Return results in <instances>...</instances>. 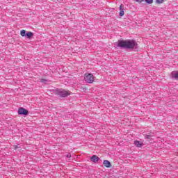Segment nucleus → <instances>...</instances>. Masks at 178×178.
Returning <instances> with one entry per match:
<instances>
[{"mask_svg": "<svg viewBox=\"0 0 178 178\" xmlns=\"http://www.w3.org/2000/svg\"><path fill=\"white\" fill-rule=\"evenodd\" d=\"M115 45L118 48H122L124 49H138V44L134 40H119L117 42H115Z\"/></svg>", "mask_w": 178, "mask_h": 178, "instance_id": "f257e3e1", "label": "nucleus"}, {"mask_svg": "<svg viewBox=\"0 0 178 178\" xmlns=\"http://www.w3.org/2000/svg\"><path fill=\"white\" fill-rule=\"evenodd\" d=\"M72 92L69 90H65L64 89H56V95L60 97V98H66V97H69Z\"/></svg>", "mask_w": 178, "mask_h": 178, "instance_id": "f03ea898", "label": "nucleus"}, {"mask_svg": "<svg viewBox=\"0 0 178 178\" xmlns=\"http://www.w3.org/2000/svg\"><path fill=\"white\" fill-rule=\"evenodd\" d=\"M84 80L86 83H88V84H92V83H94V75L91 73L85 74Z\"/></svg>", "mask_w": 178, "mask_h": 178, "instance_id": "7ed1b4c3", "label": "nucleus"}, {"mask_svg": "<svg viewBox=\"0 0 178 178\" xmlns=\"http://www.w3.org/2000/svg\"><path fill=\"white\" fill-rule=\"evenodd\" d=\"M18 115H22L24 116H27V115H29V111L23 107H20L18 109Z\"/></svg>", "mask_w": 178, "mask_h": 178, "instance_id": "20e7f679", "label": "nucleus"}, {"mask_svg": "<svg viewBox=\"0 0 178 178\" xmlns=\"http://www.w3.org/2000/svg\"><path fill=\"white\" fill-rule=\"evenodd\" d=\"M144 137L146 140H152V137H154V132H150L148 134H144Z\"/></svg>", "mask_w": 178, "mask_h": 178, "instance_id": "39448f33", "label": "nucleus"}, {"mask_svg": "<svg viewBox=\"0 0 178 178\" xmlns=\"http://www.w3.org/2000/svg\"><path fill=\"white\" fill-rule=\"evenodd\" d=\"M91 162H94V163H97L99 161V157L97 155H93L90 157Z\"/></svg>", "mask_w": 178, "mask_h": 178, "instance_id": "423d86ee", "label": "nucleus"}, {"mask_svg": "<svg viewBox=\"0 0 178 178\" xmlns=\"http://www.w3.org/2000/svg\"><path fill=\"white\" fill-rule=\"evenodd\" d=\"M103 165L104 166H105V168H111V166H112V165L111 164V162L108 160H104L103 161Z\"/></svg>", "mask_w": 178, "mask_h": 178, "instance_id": "0eeeda50", "label": "nucleus"}, {"mask_svg": "<svg viewBox=\"0 0 178 178\" xmlns=\"http://www.w3.org/2000/svg\"><path fill=\"white\" fill-rule=\"evenodd\" d=\"M120 16H124V9L123 8V4L120 6Z\"/></svg>", "mask_w": 178, "mask_h": 178, "instance_id": "6e6552de", "label": "nucleus"}, {"mask_svg": "<svg viewBox=\"0 0 178 178\" xmlns=\"http://www.w3.org/2000/svg\"><path fill=\"white\" fill-rule=\"evenodd\" d=\"M134 144L136 147H138V148H141L143 147V143L138 141V140H135Z\"/></svg>", "mask_w": 178, "mask_h": 178, "instance_id": "1a4fd4ad", "label": "nucleus"}, {"mask_svg": "<svg viewBox=\"0 0 178 178\" xmlns=\"http://www.w3.org/2000/svg\"><path fill=\"white\" fill-rule=\"evenodd\" d=\"M172 77L175 79V80H178V71L172 72Z\"/></svg>", "mask_w": 178, "mask_h": 178, "instance_id": "9d476101", "label": "nucleus"}, {"mask_svg": "<svg viewBox=\"0 0 178 178\" xmlns=\"http://www.w3.org/2000/svg\"><path fill=\"white\" fill-rule=\"evenodd\" d=\"M33 35H34L33 32H27L26 34V37H27L29 39L31 38V37H33Z\"/></svg>", "mask_w": 178, "mask_h": 178, "instance_id": "9b49d317", "label": "nucleus"}, {"mask_svg": "<svg viewBox=\"0 0 178 178\" xmlns=\"http://www.w3.org/2000/svg\"><path fill=\"white\" fill-rule=\"evenodd\" d=\"M20 34L22 37H26V34H27V33H26V30H22Z\"/></svg>", "mask_w": 178, "mask_h": 178, "instance_id": "f8f14e48", "label": "nucleus"}, {"mask_svg": "<svg viewBox=\"0 0 178 178\" xmlns=\"http://www.w3.org/2000/svg\"><path fill=\"white\" fill-rule=\"evenodd\" d=\"M146 3H148L149 5H151V3H153L154 0H145Z\"/></svg>", "mask_w": 178, "mask_h": 178, "instance_id": "ddd939ff", "label": "nucleus"}, {"mask_svg": "<svg viewBox=\"0 0 178 178\" xmlns=\"http://www.w3.org/2000/svg\"><path fill=\"white\" fill-rule=\"evenodd\" d=\"M156 3H163V0H156Z\"/></svg>", "mask_w": 178, "mask_h": 178, "instance_id": "4468645a", "label": "nucleus"}, {"mask_svg": "<svg viewBox=\"0 0 178 178\" xmlns=\"http://www.w3.org/2000/svg\"><path fill=\"white\" fill-rule=\"evenodd\" d=\"M65 156H66V158H71L72 154H68L65 155Z\"/></svg>", "mask_w": 178, "mask_h": 178, "instance_id": "2eb2a0df", "label": "nucleus"}, {"mask_svg": "<svg viewBox=\"0 0 178 178\" xmlns=\"http://www.w3.org/2000/svg\"><path fill=\"white\" fill-rule=\"evenodd\" d=\"M44 81H47V79H41L40 82L44 83Z\"/></svg>", "mask_w": 178, "mask_h": 178, "instance_id": "dca6fc26", "label": "nucleus"}, {"mask_svg": "<svg viewBox=\"0 0 178 178\" xmlns=\"http://www.w3.org/2000/svg\"><path fill=\"white\" fill-rule=\"evenodd\" d=\"M136 2H144V0H135Z\"/></svg>", "mask_w": 178, "mask_h": 178, "instance_id": "f3484780", "label": "nucleus"}, {"mask_svg": "<svg viewBox=\"0 0 178 178\" xmlns=\"http://www.w3.org/2000/svg\"><path fill=\"white\" fill-rule=\"evenodd\" d=\"M17 148H19V146L15 145V149H17Z\"/></svg>", "mask_w": 178, "mask_h": 178, "instance_id": "a211bd4d", "label": "nucleus"}]
</instances>
